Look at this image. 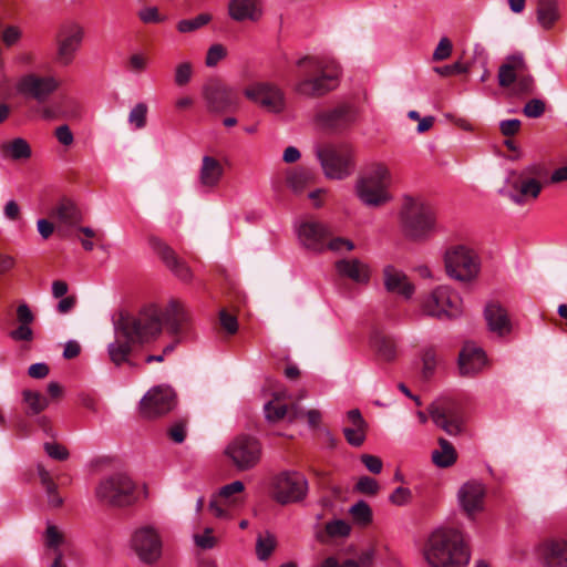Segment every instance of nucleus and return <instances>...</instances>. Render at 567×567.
I'll return each mask as SVG.
<instances>
[{
    "mask_svg": "<svg viewBox=\"0 0 567 567\" xmlns=\"http://www.w3.org/2000/svg\"><path fill=\"white\" fill-rule=\"evenodd\" d=\"M423 557L430 567H467L471 549L460 529L440 527L427 537Z\"/></svg>",
    "mask_w": 567,
    "mask_h": 567,
    "instance_id": "nucleus-1",
    "label": "nucleus"
},
{
    "mask_svg": "<svg viewBox=\"0 0 567 567\" xmlns=\"http://www.w3.org/2000/svg\"><path fill=\"white\" fill-rule=\"evenodd\" d=\"M391 184L389 167L383 163H372L358 175L354 194L364 206L379 208L392 200Z\"/></svg>",
    "mask_w": 567,
    "mask_h": 567,
    "instance_id": "nucleus-2",
    "label": "nucleus"
},
{
    "mask_svg": "<svg viewBox=\"0 0 567 567\" xmlns=\"http://www.w3.org/2000/svg\"><path fill=\"white\" fill-rule=\"evenodd\" d=\"M115 330L121 336L133 340L136 344L155 341L163 330L162 309L154 305L143 307L137 313H121L116 320Z\"/></svg>",
    "mask_w": 567,
    "mask_h": 567,
    "instance_id": "nucleus-3",
    "label": "nucleus"
},
{
    "mask_svg": "<svg viewBox=\"0 0 567 567\" xmlns=\"http://www.w3.org/2000/svg\"><path fill=\"white\" fill-rule=\"evenodd\" d=\"M401 225L408 238L426 240L439 230L436 209L422 198L406 197L401 209Z\"/></svg>",
    "mask_w": 567,
    "mask_h": 567,
    "instance_id": "nucleus-4",
    "label": "nucleus"
},
{
    "mask_svg": "<svg viewBox=\"0 0 567 567\" xmlns=\"http://www.w3.org/2000/svg\"><path fill=\"white\" fill-rule=\"evenodd\" d=\"M299 71L295 92L306 97L321 96L337 85L338 72H328L323 63L315 58H302L297 62Z\"/></svg>",
    "mask_w": 567,
    "mask_h": 567,
    "instance_id": "nucleus-5",
    "label": "nucleus"
},
{
    "mask_svg": "<svg viewBox=\"0 0 567 567\" xmlns=\"http://www.w3.org/2000/svg\"><path fill=\"white\" fill-rule=\"evenodd\" d=\"M498 85L512 96L522 97L536 93V82L522 53L505 58L498 68Z\"/></svg>",
    "mask_w": 567,
    "mask_h": 567,
    "instance_id": "nucleus-6",
    "label": "nucleus"
},
{
    "mask_svg": "<svg viewBox=\"0 0 567 567\" xmlns=\"http://www.w3.org/2000/svg\"><path fill=\"white\" fill-rule=\"evenodd\" d=\"M420 307L425 316L440 320L455 319L463 313V300L457 291L450 286H437L423 295Z\"/></svg>",
    "mask_w": 567,
    "mask_h": 567,
    "instance_id": "nucleus-7",
    "label": "nucleus"
},
{
    "mask_svg": "<svg viewBox=\"0 0 567 567\" xmlns=\"http://www.w3.org/2000/svg\"><path fill=\"white\" fill-rule=\"evenodd\" d=\"M136 488L128 475L116 473L101 480L95 488V496L104 505L127 507L137 501Z\"/></svg>",
    "mask_w": 567,
    "mask_h": 567,
    "instance_id": "nucleus-8",
    "label": "nucleus"
},
{
    "mask_svg": "<svg viewBox=\"0 0 567 567\" xmlns=\"http://www.w3.org/2000/svg\"><path fill=\"white\" fill-rule=\"evenodd\" d=\"M444 266L446 274L452 279L472 282L480 275L481 259L475 250L466 245L457 244L446 248Z\"/></svg>",
    "mask_w": 567,
    "mask_h": 567,
    "instance_id": "nucleus-9",
    "label": "nucleus"
},
{
    "mask_svg": "<svg viewBox=\"0 0 567 567\" xmlns=\"http://www.w3.org/2000/svg\"><path fill=\"white\" fill-rule=\"evenodd\" d=\"M318 158L326 177L330 179H344L355 169V151L348 144L320 150Z\"/></svg>",
    "mask_w": 567,
    "mask_h": 567,
    "instance_id": "nucleus-10",
    "label": "nucleus"
},
{
    "mask_svg": "<svg viewBox=\"0 0 567 567\" xmlns=\"http://www.w3.org/2000/svg\"><path fill=\"white\" fill-rule=\"evenodd\" d=\"M224 453L238 471H249L261 460V445L256 437L239 434L229 441Z\"/></svg>",
    "mask_w": 567,
    "mask_h": 567,
    "instance_id": "nucleus-11",
    "label": "nucleus"
},
{
    "mask_svg": "<svg viewBox=\"0 0 567 567\" xmlns=\"http://www.w3.org/2000/svg\"><path fill=\"white\" fill-rule=\"evenodd\" d=\"M245 96L267 112L280 114L286 110V95L275 83L258 81L244 90Z\"/></svg>",
    "mask_w": 567,
    "mask_h": 567,
    "instance_id": "nucleus-12",
    "label": "nucleus"
},
{
    "mask_svg": "<svg viewBox=\"0 0 567 567\" xmlns=\"http://www.w3.org/2000/svg\"><path fill=\"white\" fill-rule=\"evenodd\" d=\"M131 545L140 560L147 565L157 563L162 556L163 542L158 530L152 526L137 528Z\"/></svg>",
    "mask_w": 567,
    "mask_h": 567,
    "instance_id": "nucleus-13",
    "label": "nucleus"
},
{
    "mask_svg": "<svg viewBox=\"0 0 567 567\" xmlns=\"http://www.w3.org/2000/svg\"><path fill=\"white\" fill-rule=\"evenodd\" d=\"M176 406V393L171 386L156 385L150 389L140 402L141 415L155 419L171 412Z\"/></svg>",
    "mask_w": 567,
    "mask_h": 567,
    "instance_id": "nucleus-14",
    "label": "nucleus"
},
{
    "mask_svg": "<svg viewBox=\"0 0 567 567\" xmlns=\"http://www.w3.org/2000/svg\"><path fill=\"white\" fill-rule=\"evenodd\" d=\"M244 489L245 485L240 481H234L220 487L212 497L208 509L217 518H231L233 512L243 505Z\"/></svg>",
    "mask_w": 567,
    "mask_h": 567,
    "instance_id": "nucleus-15",
    "label": "nucleus"
},
{
    "mask_svg": "<svg viewBox=\"0 0 567 567\" xmlns=\"http://www.w3.org/2000/svg\"><path fill=\"white\" fill-rule=\"evenodd\" d=\"M308 491L305 476L298 472H284L274 482V496L280 504L301 501Z\"/></svg>",
    "mask_w": 567,
    "mask_h": 567,
    "instance_id": "nucleus-16",
    "label": "nucleus"
},
{
    "mask_svg": "<svg viewBox=\"0 0 567 567\" xmlns=\"http://www.w3.org/2000/svg\"><path fill=\"white\" fill-rule=\"evenodd\" d=\"M432 421L450 435L462 431V414L460 406L451 399H439L429 406Z\"/></svg>",
    "mask_w": 567,
    "mask_h": 567,
    "instance_id": "nucleus-17",
    "label": "nucleus"
},
{
    "mask_svg": "<svg viewBox=\"0 0 567 567\" xmlns=\"http://www.w3.org/2000/svg\"><path fill=\"white\" fill-rule=\"evenodd\" d=\"M59 86L60 82L54 76H40L34 73H29L19 79L16 89L19 94L25 97L44 102Z\"/></svg>",
    "mask_w": 567,
    "mask_h": 567,
    "instance_id": "nucleus-18",
    "label": "nucleus"
},
{
    "mask_svg": "<svg viewBox=\"0 0 567 567\" xmlns=\"http://www.w3.org/2000/svg\"><path fill=\"white\" fill-rule=\"evenodd\" d=\"M534 555L540 567H567V540L545 538L534 547Z\"/></svg>",
    "mask_w": 567,
    "mask_h": 567,
    "instance_id": "nucleus-19",
    "label": "nucleus"
},
{
    "mask_svg": "<svg viewBox=\"0 0 567 567\" xmlns=\"http://www.w3.org/2000/svg\"><path fill=\"white\" fill-rule=\"evenodd\" d=\"M162 313L163 326L167 327L171 334L181 337L190 332L193 318L187 307L181 301L171 300Z\"/></svg>",
    "mask_w": 567,
    "mask_h": 567,
    "instance_id": "nucleus-20",
    "label": "nucleus"
},
{
    "mask_svg": "<svg viewBox=\"0 0 567 567\" xmlns=\"http://www.w3.org/2000/svg\"><path fill=\"white\" fill-rule=\"evenodd\" d=\"M330 228L316 220H307L298 227V238L307 248L316 252L326 250V241L331 237Z\"/></svg>",
    "mask_w": 567,
    "mask_h": 567,
    "instance_id": "nucleus-21",
    "label": "nucleus"
},
{
    "mask_svg": "<svg viewBox=\"0 0 567 567\" xmlns=\"http://www.w3.org/2000/svg\"><path fill=\"white\" fill-rule=\"evenodd\" d=\"M485 495L486 489L481 482L470 481L461 486L457 498L467 517L474 518L477 513L483 511Z\"/></svg>",
    "mask_w": 567,
    "mask_h": 567,
    "instance_id": "nucleus-22",
    "label": "nucleus"
},
{
    "mask_svg": "<svg viewBox=\"0 0 567 567\" xmlns=\"http://www.w3.org/2000/svg\"><path fill=\"white\" fill-rule=\"evenodd\" d=\"M203 95L212 112L220 113L237 104L234 90L218 82L206 84L203 89Z\"/></svg>",
    "mask_w": 567,
    "mask_h": 567,
    "instance_id": "nucleus-23",
    "label": "nucleus"
},
{
    "mask_svg": "<svg viewBox=\"0 0 567 567\" xmlns=\"http://www.w3.org/2000/svg\"><path fill=\"white\" fill-rule=\"evenodd\" d=\"M84 37L83 28L78 23L65 25L59 35V60L62 64L72 62L75 52L80 49Z\"/></svg>",
    "mask_w": 567,
    "mask_h": 567,
    "instance_id": "nucleus-24",
    "label": "nucleus"
},
{
    "mask_svg": "<svg viewBox=\"0 0 567 567\" xmlns=\"http://www.w3.org/2000/svg\"><path fill=\"white\" fill-rule=\"evenodd\" d=\"M487 365L486 354L474 342H466L458 355V367L462 375L473 377Z\"/></svg>",
    "mask_w": 567,
    "mask_h": 567,
    "instance_id": "nucleus-25",
    "label": "nucleus"
},
{
    "mask_svg": "<svg viewBox=\"0 0 567 567\" xmlns=\"http://www.w3.org/2000/svg\"><path fill=\"white\" fill-rule=\"evenodd\" d=\"M150 245L161 257L167 268H169L179 279L188 281L192 279L189 267L178 258L176 252L157 237L150 238Z\"/></svg>",
    "mask_w": 567,
    "mask_h": 567,
    "instance_id": "nucleus-26",
    "label": "nucleus"
},
{
    "mask_svg": "<svg viewBox=\"0 0 567 567\" xmlns=\"http://www.w3.org/2000/svg\"><path fill=\"white\" fill-rule=\"evenodd\" d=\"M51 216L58 219V233L66 237L68 228L76 227L83 219L79 207L70 199L63 198L52 210Z\"/></svg>",
    "mask_w": 567,
    "mask_h": 567,
    "instance_id": "nucleus-27",
    "label": "nucleus"
},
{
    "mask_svg": "<svg viewBox=\"0 0 567 567\" xmlns=\"http://www.w3.org/2000/svg\"><path fill=\"white\" fill-rule=\"evenodd\" d=\"M228 16L236 22H258L264 16L261 0H229Z\"/></svg>",
    "mask_w": 567,
    "mask_h": 567,
    "instance_id": "nucleus-28",
    "label": "nucleus"
},
{
    "mask_svg": "<svg viewBox=\"0 0 567 567\" xmlns=\"http://www.w3.org/2000/svg\"><path fill=\"white\" fill-rule=\"evenodd\" d=\"M383 282L389 292L399 295L405 299H410L415 290L408 276L402 270L391 265L383 269Z\"/></svg>",
    "mask_w": 567,
    "mask_h": 567,
    "instance_id": "nucleus-29",
    "label": "nucleus"
},
{
    "mask_svg": "<svg viewBox=\"0 0 567 567\" xmlns=\"http://www.w3.org/2000/svg\"><path fill=\"white\" fill-rule=\"evenodd\" d=\"M484 317L489 331L499 337L511 333L512 322L506 309L501 303L496 301L488 302L484 310Z\"/></svg>",
    "mask_w": 567,
    "mask_h": 567,
    "instance_id": "nucleus-30",
    "label": "nucleus"
},
{
    "mask_svg": "<svg viewBox=\"0 0 567 567\" xmlns=\"http://www.w3.org/2000/svg\"><path fill=\"white\" fill-rule=\"evenodd\" d=\"M281 399H290L286 391L278 392L275 394L272 401L265 405V414L268 421L277 422L285 416H288L289 421H297L301 416L302 409L298 405L292 404L288 409L287 404L281 403Z\"/></svg>",
    "mask_w": 567,
    "mask_h": 567,
    "instance_id": "nucleus-31",
    "label": "nucleus"
},
{
    "mask_svg": "<svg viewBox=\"0 0 567 567\" xmlns=\"http://www.w3.org/2000/svg\"><path fill=\"white\" fill-rule=\"evenodd\" d=\"M114 334V341L107 346L110 361L117 368L125 363L133 365L131 354L133 346L136 343L133 340H128V338L121 336L120 331H116L115 329Z\"/></svg>",
    "mask_w": 567,
    "mask_h": 567,
    "instance_id": "nucleus-32",
    "label": "nucleus"
},
{
    "mask_svg": "<svg viewBox=\"0 0 567 567\" xmlns=\"http://www.w3.org/2000/svg\"><path fill=\"white\" fill-rule=\"evenodd\" d=\"M336 270L339 276L348 278L357 284H368L370 268L360 259H341L336 262Z\"/></svg>",
    "mask_w": 567,
    "mask_h": 567,
    "instance_id": "nucleus-33",
    "label": "nucleus"
},
{
    "mask_svg": "<svg viewBox=\"0 0 567 567\" xmlns=\"http://www.w3.org/2000/svg\"><path fill=\"white\" fill-rule=\"evenodd\" d=\"M347 419L350 425L343 429L344 437L350 445L359 447L365 441L368 424L358 409L350 410Z\"/></svg>",
    "mask_w": 567,
    "mask_h": 567,
    "instance_id": "nucleus-34",
    "label": "nucleus"
},
{
    "mask_svg": "<svg viewBox=\"0 0 567 567\" xmlns=\"http://www.w3.org/2000/svg\"><path fill=\"white\" fill-rule=\"evenodd\" d=\"M370 347L381 361L391 362L396 358V343L394 339L380 330H374L371 333Z\"/></svg>",
    "mask_w": 567,
    "mask_h": 567,
    "instance_id": "nucleus-35",
    "label": "nucleus"
},
{
    "mask_svg": "<svg viewBox=\"0 0 567 567\" xmlns=\"http://www.w3.org/2000/svg\"><path fill=\"white\" fill-rule=\"evenodd\" d=\"M224 174V168L221 163L213 157L205 155L202 159V165L199 168V184L206 188H214L218 185Z\"/></svg>",
    "mask_w": 567,
    "mask_h": 567,
    "instance_id": "nucleus-36",
    "label": "nucleus"
},
{
    "mask_svg": "<svg viewBox=\"0 0 567 567\" xmlns=\"http://www.w3.org/2000/svg\"><path fill=\"white\" fill-rule=\"evenodd\" d=\"M512 187L517 193L511 195V199L518 205H523L528 199L538 198L543 188L542 183L533 177L520 178L513 183Z\"/></svg>",
    "mask_w": 567,
    "mask_h": 567,
    "instance_id": "nucleus-37",
    "label": "nucleus"
},
{
    "mask_svg": "<svg viewBox=\"0 0 567 567\" xmlns=\"http://www.w3.org/2000/svg\"><path fill=\"white\" fill-rule=\"evenodd\" d=\"M321 123L330 128H340L354 120V111L348 104H342L333 110L320 114Z\"/></svg>",
    "mask_w": 567,
    "mask_h": 567,
    "instance_id": "nucleus-38",
    "label": "nucleus"
},
{
    "mask_svg": "<svg viewBox=\"0 0 567 567\" xmlns=\"http://www.w3.org/2000/svg\"><path fill=\"white\" fill-rule=\"evenodd\" d=\"M536 18L538 24L545 29H551L560 19L558 0H538L536 8Z\"/></svg>",
    "mask_w": 567,
    "mask_h": 567,
    "instance_id": "nucleus-39",
    "label": "nucleus"
},
{
    "mask_svg": "<svg viewBox=\"0 0 567 567\" xmlns=\"http://www.w3.org/2000/svg\"><path fill=\"white\" fill-rule=\"evenodd\" d=\"M439 449L432 452V461L439 467L452 466L457 458L454 446L445 439H439Z\"/></svg>",
    "mask_w": 567,
    "mask_h": 567,
    "instance_id": "nucleus-40",
    "label": "nucleus"
},
{
    "mask_svg": "<svg viewBox=\"0 0 567 567\" xmlns=\"http://www.w3.org/2000/svg\"><path fill=\"white\" fill-rule=\"evenodd\" d=\"M313 174L305 167H297L287 172L286 181L293 193H301L312 183Z\"/></svg>",
    "mask_w": 567,
    "mask_h": 567,
    "instance_id": "nucleus-41",
    "label": "nucleus"
},
{
    "mask_svg": "<svg viewBox=\"0 0 567 567\" xmlns=\"http://www.w3.org/2000/svg\"><path fill=\"white\" fill-rule=\"evenodd\" d=\"M1 148L3 154L13 161L29 159L32 154L29 143L21 137L2 144Z\"/></svg>",
    "mask_w": 567,
    "mask_h": 567,
    "instance_id": "nucleus-42",
    "label": "nucleus"
},
{
    "mask_svg": "<svg viewBox=\"0 0 567 567\" xmlns=\"http://www.w3.org/2000/svg\"><path fill=\"white\" fill-rule=\"evenodd\" d=\"M277 545L276 537L269 532L260 533L256 540V555L259 560L270 557Z\"/></svg>",
    "mask_w": 567,
    "mask_h": 567,
    "instance_id": "nucleus-43",
    "label": "nucleus"
},
{
    "mask_svg": "<svg viewBox=\"0 0 567 567\" xmlns=\"http://www.w3.org/2000/svg\"><path fill=\"white\" fill-rule=\"evenodd\" d=\"M213 17L209 13H200L192 19H184L177 22L176 29L181 33L194 32L212 21Z\"/></svg>",
    "mask_w": 567,
    "mask_h": 567,
    "instance_id": "nucleus-44",
    "label": "nucleus"
},
{
    "mask_svg": "<svg viewBox=\"0 0 567 567\" xmlns=\"http://www.w3.org/2000/svg\"><path fill=\"white\" fill-rule=\"evenodd\" d=\"M349 513L357 524L368 525L372 520V511L364 501H359L353 504L350 507Z\"/></svg>",
    "mask_w": 567,
    "mask_h": 567,
    "instance_id": "nucleus-45",
    "label": "nucleus"
},
{
    "mask_svg": "<svg viewBox=\"0 0 567 567\" xmlns=\"http://www.w3.org/2000/svg\"><path fill=\"white\" fill-rule=\"evenodd\" d=\"M22 394L32 414L42 412L49 404L48 400L40 392L25 390Z\"/></svg>",
    "mask_w": 567,
    "mask_h": 567,
    "instance_id": "nucleus-46",
    "label": "nucleus"
},
{
    "mask_svg": "<svg viewBox=\"0 0 567 567\" xmlns=\"http://www.w3.org/2000/svg\"><path fill=\"white\" fill-rule=\"evenodd\" d=\"M193 76V64L189 61L178 63L174 70V83L177 86L187 85Z\"/></svg>",
    "mask_w": 567,
    "mask_h": 567,
    "instance_id": "nucleus-47",
    "label": "nucleus"
},
{
    "mask_svg": "<svg viewBox=\"0 0 567 567\" xmlns=\"http://www.w3.org/2000/svg\"><path fill=\"white\" fill-rule=\"evenodd\" d=\"M147 105L137 103L128 114V122L135 128L140 130L146 125Z\"/></svg>",
    "mask_w": 567,
    "mask_h": 567,
    "instance_id": "nucleus-48",
    "label": "nucleus"
},
{
    "mask_svg": "<svg viewBox=\"0 0 567 567\" xmlns=\"http://www.w3.org/2000/svg\"><path fill=\"white\" fill-rule=\"evenodd\" d=\"M148 66V58L146 54L138 52L132 54L126 62V70L134 74L144 72Z\"/></svg>",
    "mask_w": 567,
    "mask_h": 567,
    "instance_id": "nucleus-49",
    "label": "nucleus"
},
{
    "mask_svg": "<svg viewBox=\"0 0 567 567\" xmlns=\"http://www.w3.org/2000/svg\"><path fill=\"white\" fill-rule=\"evenodd\" d=\"M227 54L226 48L223 44L216 43L209 47L205 63L208 68L216 66Z\"/></svg>",
    "mask_w": 567,
    "mask_h": 567,
    "instance_id": "nucleus-50",
    "label": "nucleus"
},
{
    "mask_svg": "<svg viewBox=\"0 0 567 567\" xmlns=\"http://www.w3.org/2000/svg\"><path fill=\"white\" fill-rule=\"evenodd\" d=\"M546 110V104L540 99L529 100L523 107V113L526 117L538 118Z\"/></svg>",
    "mask_w": 567,
    "mask_h": 567,
    "instance_id": "nucleus-51",
    "label": "nucleus"
},
{
    "mask_svg": "<svg viewBox=\"0 0 567 567\" xmlns=\"http://www.w3.org/2000/svg\"><path fill=\"white\" fill-rule=\"evenodd\" d=\"M326 530L331 537H346L350 534V525L342 519H336L327 523Z\"/></svg>",
    "mask_w": 567,
    "mask_h": 567,
    "instance_id": "nucleus-52",
    "label": "nucleus"
},
{
    "mask_svg": "<svg viewBox=\"0 0 567 567\" xmlns=\"http://www.w3.org/2000/svg\"><path fill=\"white\" fill-rule=\"evenodd\" d=\"M452 51H453V44H452L451 40L446 37H443L440 39V41L433 52L432 59H433V61H444L451 56Z\"/></svg>",
    "mask_w": 567,
    "mask_h": 567,
    "instance_id": "nucleus-53",
    "label": "nucleus"
},
{
    "mask_svg": "<svg viewBox=\"0 0 567 567\" xmlns=\"http://www.w3.org/2000/svg\"><path fill=\"white\" fill-rule=\"evenodd\" d=\"M326 249H329L334 252L351 251L354 249V244L350 239L343 237H330L326 241Z\"/></svg>",
    "mask_w": 567,
    "mask_h": 567,
    "instance_id": "nucleus-54",
    "label": "nucleus"
},
{
    "mask_svg": "<svg viewBox=\"0 0 567 567\" xmlns=\"http://www.w3.org/2000/svg\"><path fill=\"white\" fill-rule=\"evenodd\" d=\"M379 483L370 476L360 477L355 484V489L365 495H375L379 492Z\"/></svg>",
    "mask_w": 567,
    "mask_h": 567,
    "instance_id": "nucleus-55",
    "label": "nucleus"
},
{
    "mask_svg": "<svg viewBox=\"0 0 567 567\" xmlns=\"http://www.w3.org/2000/svg\"><path fill=\"white\" fill-rule=\"evenodd\" d=\"M187 423L184 420H179L171 425L167 431L169 439L177 444L185 441Z\"/></svg>",
    "mask_w": 567,
    "mask_h": 567,
    "instance_id": "nucleus-56",
    "label": "nucleus"
},
{
    "mask_svg": "<svg viewBox=\"0 0 567 567\" xmlns=\"http://www.w3.org/2000/svg\"><path fill=\"white\" fill-rule=\"evenodd\" d=\"M423 374L425 378L430 377L436 367V352L434 349H425L422 354Z\"/></svg>",
    "mask_w": 567,
    "mask_h": 567,
    "instance_id": "nucleus-57",
    "label": "nucleus"
},
{
    "mask_svg": "<svg viewBox=\"0 0 567 567\" xmlns=\"http://www.w3.org/2000/svg\"><path fill=\"white\" fill-rule=\"evenodd\" d=\"M138 18L144 23H161L165 21V17L159 14L156 7H146L138 11Z\"/></svg>",
    "mask_w": 567,
    "mask_h": 567,
    "instance_id": "nucleus-58",
    "label": "nucleus"
},
{
    "mask_svg": "<svg viewBox=\"0 0 567 567\" xmlns=\"http://www.w3.org/2000/svg\"><path fill=\"white\" fill-rule=\"evenodd\" d=\"M194 540L203 549H210L216 545V538L213 535L212 528H205L203 534H196Z\"/></svg>",
    "mask_w": 567,
    "mask_h": 567,
    "instance_id": "nucleus-59",
    "label": "nucleus"
},
{
    "mask_svg": "<svg viewBox=\"0 0 567 567\" xmlns=\"http://www.w3.org/2000/svg\"><path fill=\"white\" fill-rule=\"evenodd\" d=\"M63 542L62 533L54 526L48 525L45 530V544L48 547L58 548Z\"/></svg>",
    "mask_w": 567,
    "mask_h": 567,
    "instance_id": "nucleus-60",
    "label": "nucleus"
},
{
    "mask_svg": "<svg viewBox=\"0 0 567 567\" xmlns=\"http://www.w3.org/2000/svg\"><path fill=\"white\" fill-rule=\"evenodd\" d=\"M9 336L14 341H31L33 339V330L31 324H19Z\"/></svg>",
    "mask_w": 567,
    "mask_h": 567,
    "instance_id": "nucleus-61",
    "label": "nucleus"
},
{
    "mask_svg": "<svg viewBox=\"0 0 567 567\" xmlns=\"http://www.w3.org/2000/svg\"><path fill=\"white\" fill-rule=\"evenodd\" d=\"M412 493L406 487H398L390 495V502L398 506H403L410 503Z\"/></svg>",
    "mask_w": 567,
    "mask_h": 567,
    "instance_id": "nucleus-62",
    "label": "nucleus"
},
{
    "mask_svg": "<svg viewBox=\"0 0 567 567\" xmlns=\"http://www.w3.org/2000/svg\"><path fill=\"white\" fill-rule=\"evenodd\" d=\"M219 321L221 327L229 333L234 334L238 330V322L237 318L230 313H228L226 310H221L219 312Z\"/></svg>",
    "mask_w": 567,
    "mask_h": 567,
    "instance_id": "nucleus-63",
    "label": "nucleus"
},
{
    "mask_svg": "<svg viewBox=\"0 0 567 567\" xmlns=\"http://www.w3.org/2000/svg\"><path fill=\"white\" fill-rule=\"evenodd\" d=\"M360 458L369 472L373 474L381 473L383 463L380 457L371 454H362Z\"/></svg>",
    "mask_w": 567,
    "mask_h": 567,
    "instance_id": "nucleus-64",
    "label": "nucleus"
}]
</instances>
